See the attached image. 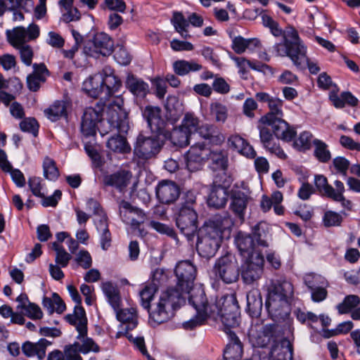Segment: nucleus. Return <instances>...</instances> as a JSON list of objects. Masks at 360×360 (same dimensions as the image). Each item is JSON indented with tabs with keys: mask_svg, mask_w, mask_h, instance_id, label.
<instances>
[{
	"mask_svg": "<svg viewBox=\"0 0 360 360\" xmlns=\"http://www.w3.org/2000/svg\"><path fill=\"white\" fill-rule=\"evenodd\" d=\"M322 221L326 227L339 226L342 221V217L336 212L328 210L325 212Z\"/></svg>",
	"mask_w": 360,
	"mask_h": 360,
	"instance_id": "obj_56",
	"label": "nucleus"
},
{
	"mask_svg": "<svg viewBox=\"0 0 360 360\" xmlns=\"http://www.w3.org/2000/svg\"><path fill=\"white\" fill-rule=\"evenodd\" d=\"M212 273L217 279L226 284L236 283L239 278V268L237 260L231 254L218 258L213 266Z\"/></svg>",
	"mask_w": 360,
	"mask_h": 360,
	"instance_id": "obj_7",
	"label": "nucleus"
},
{
	"mask_svg": "<svg viewBox=\"0 0 360 360\" xmlns=\"http://www.w3.org/2000/svg\"><path fill=\"white\" fill-rule=\"evenodd\" d=\"M33 72L27 77V85L32 91H37L41 84L44 83L49 75V71L44 63H34Z\"/></svg>",
	"mask_w": 360,
	"mask_h": 360,
	"instance_id": "obj_22",
	"label": "nucleus"
},
{
	"mask_svg": "<svg viewBox=\"0 0 360 360\" xmlns=\"http://www.w3.org/2000/svg\"><path fill=\"white\" fill-rule=\"evenodd\" d=\"M25 311V314L32 319L39 320L43 317V312L41 310L40 307L32 302H28L27 306H23V309H22Z\"/></svg>",
	"mask_w": 360,
	"mask_h": 360,
	"instance_id": "obj_58",
	"label": "nucleus"
},
{
	"mask_svg": "<svg viewBox=\"0 0 360 360\" xmlns=\"http://www.w3.org/2000/svg\"><path fill=\"white\" fill-rule=\"evenodd\" d=\"M293 347L289 340L283 338L279 343L273 345L269 360H292Z\"/></svg>",
	"mask_w": 360,
	"mask_h": 360,
	"instance_id": "obj_28",
	"label": "nucleus"
},
{
	"mask_svg": "<svg viewBox=\"0 0 360 360\" xmlns=\"http://www.w3.org/2000/svg\"><path fill=\"white\" fill-rule=\"evenodd\" d=\"M39 35V27L35 24L30 25L27 29L17 27L6 31L8 41L15 48L25 45V42L37 39Z\"/></svg>",
	"mask_w": 360,
	"mask_h": 360,
	"instance_id": "obj_14",
	"label": "nucleus"
},
{
	"mask_svg": "<svg viewBox=\"0 0 360 360\" xmlns=\"http://www.w3.org/2000/svg\"><path fill=\"white\" fill-rule=\"evenodd\" d=\"M284 38L285 44H278L276 46L277 55L289 57L293 64L298 68L307 65L311 74H317L320 68L316 63L308 59L307 47L299 37L297 30L295 28L288 29L285 32Z\"/></svg>",
	"mask_w": 360,
	"mask_h": 360,
	"instance_id": "obj_4",
	"label": "nucleus"
},
{
	"mask_svg": "<svg viewBox=\"0 0 360 360\" xmlns=\"http://www.w3.org/2000/svg\"><path fill=\"white\" fill-rule=\"evenodd\" d=\"M313 140V134L309 131H304L295 139L294 145L298 150L305 151L311 148Z\"/></svg>",
	"mask_w": 360,
	"mask_h": 360,
	"instance_id": "obj_55",
	"label": "nucleus"
},
{
	"mask_svg": "<svg viewBox=\"0 0 360 360\" xmlns=\"http://www.w3.org/2000/svg\"><path fill=\"white\" fill-rule=\"evenodd\" d=\"M174 272L177 278L176 286L168 288L162 292L158 303L150 312V316L158 324L169 319L172 315V311L185 302V295L193 286L196 268L190 261L179 262Z\"/></svg>",
	"mask_w": 360,
	"mask_h": 360,
	"instance_id": "obj_1",
	"label": "nucleus"
},
{
	"mask_svg": "<svg viewBox=\"0 0 360 360\" xmlns=\"http://www.w3.org/2000/svg\"><path fill=\"white\" fill-rule=\"evenodd\" d=\"M236 244L243 259H248L257 253H262L259 249L260 245L257 244L250 234L240 232L236 238Z\"/></svg>",
	"mask_w": 360,
	"mask_h": 360,
	"instance_id": "obj_17",
	"label": "nucleus"
},
{
	"mask_svg": "<svg viewBox=\"0 0 360 360\" xmlns=\"http://www.w3.org/2000/svg\"><path fill=\"white\" fill-rule=\"evenodd\" d=\"M106 146L113 152L125 153L130 150L126 138L121 134L111 136L107 141Z\"/></svg>",
	"mask_w": 360,
	"mask_h": 360,
	"instance_id": "obj_43",
	"label": "nucleus"
},
{
	"mask_svg": "<svg viewBox=\"0 0 360 360\" xmlns=\"http://www.w3.org/2000/svg\"><path fill=\"white\" fill-rule=\"evenodd\" d=\"M52 344L45 338H41L37 342L27 341L22 345V351L27 357L37 356L38 359L42 360L46 356V348Z\"/></svg>",
	"mask_w": 360,
	"mask_h": 360,
	"instance_id": "obj_24",
	"label": "nucleus"
},
{
	"mask_svg": "<svg viewBox=\"0 0 360 360\" xmlns=\"http://www.w3.org/2000/svg\"><path fill=\"white\" fill-rule=\"evenodd\" d=\"M283 105L282 99L274 97L268 104L269 111L260 118L259 122H269L273 120L283 117Z\"/></svg>",
	"mask_w": 360,
	"mask_h": 360,
	"instance_id": "obj_37",
	"label": "nucleus"
},
{
	"mask_svg": "<svg viewBox=\"0 0 360 360\" xmlns=\"http://www.w3.org/2000/svg\"><path fill=\"white\" fill-rule=\"evenodd\" d=\"M195 198L191 193L186 194L181 203L176 224L188 241H193L198 231V214L193 207Z\"/></svg>",
	"mask_w": 360,
	"mask_h": 360,
	"instance_id": "obj_6",
	"label": "nucleus"
},
{
	"mask_svg": "<svg viewBox=\"0 0 360 360\" xmlns=\"http://www.w3.org/2000/svg\"><path fill=\"white\" fill-rule=\"evenodd\" d=\"M171 22L173 25L175 30L183 37L184 39H189L191 37L188 33V27H189L188 19L186 18L182 13L174 12Z\"/></svg>",
	"mask_w": 360,
	"mask_h": 360,
	"instance_id": "obj_40",
	"label": "nucleus"
},
{
	"mask_svg": "<svg viewBox=\"0 0 360 360\" xmlns=\"http://www.w3.org/2000/svg\"><path fill=\"white\" fill-rule=\"evenodd\" d=\"M266 224L264 222H259L253 228L250 234L258 245L268 247V243L264 239L266 236Z\"/></svg>",
	"mask_w": 360,
	"mask_h": 360,
	"instance_id": "obj_54",
	"label": "nucleus"
},
{
	"mask_svg": "<svg viewBox=\"0 0 360 360\" xmlns=\"http://www.w3.org/2000/svg\"><path fill=\"white\" fill-rule=\"evenodd\" d=\"M269 314L275 319H281L289 314V300L269 297L266 301Z\"/></svg>",
	"mask_w": 360,
	"mask_h": 360,
	"instance_id": "obj_29",
	"label": "nucleus"
},
{
	"mask_svg": "<svg viewBox=\"0 0 360 360\" xmlns=\"http://www.w3.org/2000/svg\"><path fill=\"white\" fill-rule=\"evenodd\" d=\"M77 339V342L68 346L70 349H72L74 353H75V357L81 356L79 353L85 354L91 352H99L98 345L93 340L92 338L87 337V331L84 334L78 333Z\"/></svg>",
	"mask_w": 360,
	"mask_h": 360,
	"instance_id": "obj_27",
	"label": "nucleus"
},
{
	"mask_svg": "<svg viewBox=\"0 0 360 360\" xmlns=\"http://www.w3.org/2000/svg\"><path fill=\"white\" fill-rule=\"evenodd\" d=\"M247 311L252 317L260 316L262 310V298L258 289L250 290L246 295Z\"/></svg>",
	"mask_w": 360,
	"mask_h": 360,
	"instance_id": "obj_32",
	"label": "nucleus"
},
{
	"mask_svg": "<svg viewBox=\"0 0 360 360\" xmlns=\"http://www.w3.org/2000/svg\"><path fill=\"white\" fill-rule=\"evenodd\" d=\"M293 285L286 280L272 281L269 288L268 296L289 300L293 295Z\"/></svg>",
	"mask_w": 360,
	"mask_h": 360,
	"instance_id": "obj_26",
	"label": "nucleus"
},
{
	"mask_svg": "<svg viewBox=\"0 0 360 360\" xmlns=\"http://www.w3.org/2000/svg\"><path fill=\"white\" fill-rule=\"evenodd\" d=\"M304 281L309 290L323 285L325 283V280L323 277L315 274H307L304 278Z\"/></svg>",
	"mask_w": 360,
	"mask_h": 360,
	"instance_id": "obj_62",
	"label": "nucleus"
},
{
	"mask_svg": "<svg viewBox=\"0 0 360 360\" xmlns=\"http://www.w3.org/2000/svg\"><path fill=\"white\" fill-rule=\"evenodd\" d=\"M103 108L97 104L95 108L84 109L81 123V131L86 136H94L96 133L97 124L102 121Z\"/></svg>",
	"mask_w": 360,
	"mask_h": 360,
	"instance_id": "obj_13",
	"label": "nucleus"
},
{
	"mask_svg": "<svg viewBox=\"0 0 360 360\" xmlns=\"http://www.w3.org/2000/svg\"><path fill=\"white\" fill-rule=\"evenodd\" d=\"M75 261L79 266L84 269L90 268L92 264L91 257L86 250H80L75 258Z\"/></svg>",
	"mask_w": 360,
	"mask_h": 360,
	"instance_id": "obj_64",
	"label": "nucleus"
},
{
	"mask_svg": "<svg viewBox=\"0 0 360 360\" xmlns=\"http://www.w3.org/2000/svg\"><path fill=\"white\" fill-rule=\"evenodd\" d=\"M114 51V41L110 36L104 32L96 33L91 40L85 42L84 53L91 57L99 55L108 56Z\"/></svg>",
	"mask_w": 360,
	"mask_h": 360,
	"instance_id": "obj_9",
	"label": "nucleus"
},
{
	"mask_svg": "<svg viewBox=\"0 0 360 360\" xmlns=\"http://www.w3.org/2000/svg\"><path fill=\"white\" fill-rule=\"evenodd\" d=\"M191 134L186 130L179 128L174 129L171 133L170 139L172 143L179 147H185L190 144Z\"/></svg>",
	"mask_w": 360,
	"mask_h": 360,
	"instance_id": "obj_46",
	"label": "nucleus"
},
{
	"mask_svg": "<svg viewBox=\"0 0 360 360\" xmlns=\"http://www.w3.org/2000/svg\"><path fill=\"white\" fill-rule=\"evenodd\" d=\"M67 322L75 327L78 333H85L87 331V318L84 309L81 305H75L72 314H68L65 317Z\"/></svg>",
	"mask_w": 360,
	"mask_h": 360,
	"instance_id": "obj_30",
	"label": "nucleus"
},
{
	"mask_svg": "<svg viewBox=\"0 0 360 360\" xmlns=\"http://www.w3.org/2000/svg\"><path fill=\"white\" fill-rule=\"evenodd\" d=\"M199 123V119L194 114L186 113L180 127L191 135L197 132L200 127Z\"/></svg>",
	"mask_w": 360,
	"mask_h": 360,
	"instance_id": "obj_53",
	"label": "nucleus"
},
{
	"mask_svg": "<svg viewBox=\"0 0 360 360\" xmlns=\"http://www.w3.org/2000/svg\"><path fill=\"white\" fill-rule=\"evenodd\" d=\"M207 150L205 149V146L204 143H198L193 145L186 154L190 155V158H202L205 159V157L207 158L208 153H207Z\"/></svg>",
	"mask_w": 360,
	"mask_h": 360,
	"instance_id": "obj_63",
	"label": "nucleus"
},
{
	"mask_svg": "<svg viewBox=\"0 0 360 360\" xmlns=\"http://www.w3.org/2000/svg\"><path fill=\"white\" fill-rule=\"evenodd\" d=\"M314 184L319 193L324 197L331 198L336 192V187L333 188L328 182L327 178L322 174L314 176Z\"/></svg>",
	"mask_w": 360,
	"mask_h": 360,
	"instance_id": "obj_44",
	"label": "nucleus"
},
{
	"mask_svg": "<svg viewBox=\"0 0 360 360\" xmlns=\"http://www.w3.org/2000/svg\"><path fill=\"white\" fill-rule=\"evenodd\" d=\"M101 84L103 85V98L107 99L115 92L117 91L121 86L120 80L115 76L101 77Z\"/></svg>",
	"mask_w": 360,
	"mask_h": 360,
	"instance_id": "obj_45",
	"label": "nucleus"
},
{
	"mask_svg": "<svg viewBox=\"0 0 360 360\" xmlns=\"http://www.w3.org/2000/svg\"><path fill=\"white\" fill-rule=\"evenodd\" d=\"M158 285L154 281L147 283L142 290L140 292V297L141 300V305L143 307L148 310L150 319L155 323V321L150 316V312L155 308L158 302L154 304L152 309H150V302L153 298L155 293L158 291ZM156 323H158L156 322Z\"/></svg>",
	"mask_w": 360,
	"mask_h": 360,
	"instance_id": "obj_36",
	"label": "nucleus"
},
{
	"mask_svg": "<svg viewBox=\"0 0 360 360\" xmlns=\"http://www.w3.org/2000/svg\"><path fill=\"white\" fill-rule=\"evenodd\" d=\"M70 98L64 97L62 100L54 101L44 112L46 117L51 122H56L62 117H66L68 110L71 107Z\"/></svg>",
	"mask_w": 360,
	"mask_h": 360,
	"instance_id": "obj_21",
	"label": "nucleus"
},
{
	"mask_svg": "<svg viewBox=\"0 0 360 360\" xmlns=\"http://www.w3.org/2000/svg\"><path fill=\"white\" fill-rule=\"evenodd\" d=\"M260 42L257 39H245L238 36L232 41V49L238 54H241L247 49H252L259 45Z\"/></svg>",
	"mask_w": 360,
	"mask_h": 360,
	"instance_id": "obj_42",
	"label": "nucleus"
},
{
	"mask_svg": "<svg viewBox=\"0 0 360 360\" xmlns=\"http://www.w3.org/2000/svg\"><path fill=\"white\" fill-rule=\"evenodd\" d=\"M280 335L279 326L276 323L266 324L256 331L252 330L249 335L252 345L258 347L276 344Z\"/></svg>",
	"mask_w": 360,
	"mask_h": 360,
	"instance_id": "obj_12",
	"label": "nucleus"
},
{
	"mask_svg": "<svg viewBox=\"0 0 360 360\" xmlns=\"http://www.w3.org/2000/svg\"><path fill=\"white\" fill-rule=\"evenodd\" d=\"M209 316L206 314L196 312V315L189 321L183 323L184 328L192 330L198 326L202 325Z\"/></svg>",
	"mask_w": 360,
	"mask_h": 360,
	"instance_id": "obj_59",
	"label": "nucleus"
},
{
	"mask_svg": "<svg viewBox=\"0 0 360 360\" xmlns=\"http://www.w3.org/2000/svg\"><path fill=\"white\" fill-rule=\"evenodd\" d=\"M123 100L117 98L108 110L107 122L110 130L116 129L120 134L127 133L129 129L127 112L122 108Z\"/></svg>",
	"mask_w": 360,
	"mask_h": 360,
	"instance_id": "obj_11",
	"label": "nucleus"
},
{
	"mask_svg": "<svg viewBox=\"0 0 360 360\" xmlns=\"http://www.w3.org/2000/svg\"><path fill=\"white\" fill-rule=\"evenodd\" d=\"M210 115L217 122L224 123L228 117L227 107L219 102H213L210 106Z\"/></svg>",
	"mask_w": 360,
	"mask_h": 360,
	"instance_id": "obj_47",
	"label": "nucleus"
},
{
	"mask_svg": "<svg viewBox=\"0 0 360 360\" xmlns=\"http://www.w3.org/2000/svg\"><path fill=\"white\" fill-rule=\"evenodd\" d=\"M212 169L225 171L228 167V155L223 150H211L207 155Z\"/></svg>",
	"mask_w": 360,
	"mask_h": 360,
	"instance_id": "obj_35",
	"label": "nucleus"
},
{
	"mask_svg": "<svg viewBox=\"0 0 360 360\" xmlns=\"http://www.w3.org/2000/svg\"><path fill=\"white\" fill-rule=\"evenodd\" d=\"M102 290L107 297L108 300L116 313V317L121 322V327L124 331H119L116 338H120V334L134 329L138 325L137 310L134 307L120 309L122 300L119 290L110 282L102 284Z\"/></svg>",
	"mask_w": 360,
	"mask_h": 360,
	"instance_id": "obj_5",
	"label": "nucleus"
},
{
	"mask_svg": "<svg viewBox=\"0 0 360 360\" xmlns=\"http://www.w3.org/2000/svg\"><path fill=\"white\" fill-rule=\"evenodd\" d=\"M174 72L180 76H184L190 72H197L200 70L202 67L193 60L188 61L185 60H179L173 63Z\"/></svg>",
	"mask_w": 360,
	"mask_h": 360,
	"instance_id": "obj_41",
	"label": "nucleus"
},
{
	"mask_svg": "<svg viewBox=\"0 0 360 360\" xmlns=\"http://www.w3.org/2000/svg\"><path fill=\"white\" fill-rule=\"evenodd\" d=\"M120 215L124 222L132 226L139 227L145 220V214L139 208L134 207L130 202L122 200L119 202Z\"/></svg>",
	"mask_w": 360,
	"mask_h": 360,
	"instance_id": "obj_16",
	"label": "nucleus"
},
{
	"mask_svg": "<svg viewBox=\"0 0 360 360\" xmlns=\"http://www.w3.org/2000/svg\"><path fill=\"white\" fill-rule=\"evenodd\" d=\"M52 248L56 251V264L61 267H66L72 259L71 255L65 250L63 245L57 242L52 243Z\"/></svg>",
	"mask_w": 360,
	"mask_h": 360,
	"instance_id": "obj_48",
	"label": "nucleus"
},
{
	"mask_svg": "<svg viewBox=\"0 0 360 360\" xmlns=\"http://www.w3.org/2000/svg\"><path fill=\"white\" fill-rule=\"evenodd\" d=\"M132 174L129 171L120 170L103 178L105 186L115 188L120 192H124L130 184Z\"/></svg>",
	"mask_w": 360,
	"mask_h": 360,
	"instance_id": "obj_20",
	"label": "nucleus"
},
{
	"mask_svg": "<svg viewBox=\"0 0 360 360\" xmlns=\"http://www.w3.org/2000/svg\"><path fill=\"white\" fill-rule=\"evenodd\" d=\"M188 294H190L188 296V302L196 310V312L206 314L208 316L214 315L215 314L220 316L219 314V310L221 309L219 302L226 297V295L218 300L215 304L210 305L208 302L205 290L201 286H193ZM186 295H187V293ZM229 295H227V296Z\"/></svg>",
	"mask_w": 360,
	"mask_h": 360,
	"instance_id": "obj_8",
	"label": "nucleus"
},
{
	"mask_svg": "<svg viewBox=\"0 0 360 360\" xmlns=\"http://www.w3.org/2000/svg\"><path fill=\"white\" fill-rule=\"evenodd\" d=\"M314 157L321 163H328L332 159V154L329 149V146L324 141L319 139L313 140Z\"/></svg>",
	"mask_w": 360,
	"mask_h": 360,
	"instance_id": "obj_38",
	"label": "nucleus"
},
{
	"mask_svg": "<svg viewBox=\"0 0 360 360\" xmlns=\"http://www.w3.org/2000/svg\"><path fill=\"white\" fill-rule=\"evenodd\" d=\"M9 4L10 6L8 10L15 11L18 8L23 9L28 12L34 6L32 0H6Z\"/></svg>",
	"mask_w": 360,
	"mask_h": 360,
	"instance_id": "obj_61",
	"label": "nucleus"
},
{
	"mask_svg": "<svg viewBox=\"0 0 360 360\" xmlns=\"http://www.w3.org/2000/svg\"><path fill=\"white\" fill-rule=\"evenodd\" d=\"M160 112V108L153 106H146L143 112L149 128L154 133H161L165 126Z\"/></svg>",
	"mask_w": 360,
	"mask_h": 360,
	"instance_id": "obj_25",
	"label": "nucleus"
},
{
	"mask_svg": "<svg viewBox=\"0 0 360 360\" xmlns=\"http://www.w3.org/2000/svg\"><path fill=\"white\" fill-rule=\"evenodd\" d=\"M72 349L66 346L64 352L56 349L48 354L47 360H82L81 356H76Z\"/></svg>",
	"mask_w": 360,
	"mask_h": 360,
	"instance_id": "obj_52",
	"label": "nucleus"
},
{
	"mask_svg": "<svg viewBox=\"0 0 360 360\" xmlns=\"http://www.w3.org/2000/svg\"><path fill=\"white\" fill-rule=\"evenodd\" d=\"M329 99L336 108H343L346 105L355 107L359 100L350 91H343L340 95L335 92H330Z\"/></svg>",
	"mask_w": 360,
	"mask_h": 360,
	"instance_id": "obj_34",
	"label": "nucleus"
},
{
	"mask_svg": "<svg viewBox=\"0 0 360 360\" xmlns=\"http://www.w3.org/2000/svg\"><path fill=\"white\" fill-rule=\"evenodd\" d=\"M179 186L172 181H162L156 188V195L158 200L164 204L174 202L179 196Z\"/></svg>",
	"mask_w": 360,
	"mask_h": 360,
	"instance_id": "obj_18",
	"label": "nucleus"
},
{
	"mask_svg": "<svg viewBox=\"0 0 360 360\" xmlns=\"http://www.w3.org/2000/svg\"><path fill=\"white\" fill-rule=\"evenodd\" d=\"M219 310L222 330L228 335L229 342L224 352V360H241L243 346L236 334V329L239 326V306L235 295L231 294L223 298Z\"/></svg>",
	"mask_w": 360,
	"mask_h": 360,
	"instance_id": "obj_2",
	"label": "nucleus"
},
{
	"mask_svg": "<svg viewBox=\"0 0 360 360\" xmlns=\"http://www.w3.org/2000/svg\"><path fill=\"white\" fill-rule=\"evenodd\" d=\"M264 125L271 127L274 134L277 139H282L285 141H292L295 135L296 131L290 127L287 122L283 117L273 120L269 122L262 123Z\"/></svg>",
	"mask_w": 360,
	"mask_h": 360,
	"instance_id": "obj_19",
	"label": "nucleus"
},
{
	"mask_svg": "<svg viewBox=\"0 0 360 360\" xmlns=\"http://www.w3.org/2000/svg\"><path fill=\"white\" fill-rule=\"evenodd\" d=\"M126 87L136 98L143 99L149 93V86L143 79L129 75L125 82Z\"/></svg>",
	"mask_w": 360,
	"mask_h": 360,
	"instance_id": "obj_31",
	"label": "nucleus"
},
{
	"mask_svg": "<svg viewBox=\"0 0 360 360\" xmlns=\"http://www.w3.org/2000/svg\"><path fill=\"white\" fill-rule=\"evenodd\" d=\"M217 181L210 192L207 201L210 207L221 208L225 206L228 200V191L225 186L217 185Z\"/></svg>",
	"mask_w": 360,
	"mask_h": 360,
	"instance_id": "obj_33",
	"label": "nucleus"
},
{
	"mask_svg": "<svg viewBox=\"0 0 360 360\" xmlns=\"http://www.w3.org/2000/svg\"><path fill=\"white\" fill-rule=\"evenodd\" d=\"M334 186L336 187V192L330 199L335 202H340L343 207L349 210H352V203L351 200H347L344 196L345 188L343 183L340 180H335Z\"/></svg>",
	"mask_w": 360,
	"mask_h": 360,
	"instance_id": "obj_51",
	"label": "nucleus"
},
{
	"mask_svg": "<svg viewBox=\"0 0 360 360\" xmlns=\"http://www.w3.org/2000/svg\"><path fill=\"white\" fill-rule=\"evenodd\" d=\"M232 224L229 215H216L213 219L205 223L198 231L196 246L199 255L207 259L214 257L220 247L223 232Z\"/></svg>",
	"mask_w": 360,
	"mask_h": 360,
	"instance_id": "obj_3",
	"label": "nucleus"
},
{
	"mask_svg": "<svg viewBox=\"0 0 360 360\" xmlns=\"http://www.w3.org/2000/svg\"><path fill=\"white\" fill-rule=\"evenodd\" d=\"M15 48L19 49L20 59L22 63L27 66H30L32 64L34 56L32 47L29 45L25 44Z\"/></svg>",
	"mask_w": 360,
	"mask_h": 360,
	"instance_id": "obj_60",
	"label": "nucleus"
},
{
	"mask_svg": "<svg viewBox=\"0 0 360 360\" xmlns=\"http://www.w3.org/2000/svg\"><path fill=\"white\" fill-rule=\"evenodd\" d=\"M160 148V141L156 137L139 134L134 146V153L139 158L148 160L157 155Z\"/></svg>",
	"mask_w": 360,
	"mask_h": 360,
	"instance_id": "obj_15",
	"label": "nucleus"
},
{
	"mask_svg": "<svg viewBox=\"0 0 360 360\" xmlns=\"http://www.w3.org/2000/svg\"><path fill=\"white\" fill-rule=\"evenodd\" d=\"M250 198L247 194L240 190L231 192L230 210L240 220H244Z\"/></svg>",
	"mask_w": 360,
	"mask_h": 360,
	"instance_id": "obj_23",
	"label": "nucleus"
},
{
	"mask_svg": "<svg viewBox=\"0 0 360 360\" xmlns=\"http://www.w3.org/2000/svg\"><path fill=\"white\" fill-rule=\"evenodd\" d=\"M44 176L50 181H56L59 176V171L56 162L46 156L43 161Z\"/></svg>",
	"mask_w": 360,
	"mask_h": 360,
	"instance_id": "obj_50",
	"label": "nucleus"
},
{
	"mask_svg": "<svg viewBox=\"0 0 360 360\" xmlns=\"http://www.w3.org/2000/svg\"><path fill=\"white\" fill-rule=\"evenodd\" d=\"M20 128L22 131L31 133L36 136L38 133L39 124L34 118L27 117L20 122Z\"/></svg>",
	"mask_w": 360,
	"mask_h": 360,
	"instance_id": "obj_57",
	"label": "nucleus"
},
{
	"mask_svg": "<svg viewBox=\"0 0 360 360\" xmlns=\"http://www.w3.org/2000/svg\"><path fill=\"white\" fill-rule=\"evenodd\" d=\"M83 88L91 96L103 98L104 94L103 85L101 84V76L89 77L84 82Z\"/></svg>",
	"mask_w": 360,
	"mask_h": 360,
	"instance_id": "obj_39",
	"label": "nucleus"
},
{
	"mask_svg": "<svg viewBox=\"0 0 360 360\" xmlns=\"http://www.w3.org/2000/svg\"><path fill=\"white\" fill-rule=\"evenodd\" d=\"M360 304V297L355 295H347L342 302L337 306L338 312L340 314H348Z\"/></svg>",
	"mask_w": 360,
	"mask_h": 360,
	"instance_id": "obj_49",
	"label": "nucleus"
},
{
	"mask_svg": "<svg viewBox=\"0 0 360 360\" xmlns=\"http://www.w3.org/2000/svg\"><path fill=\"white\" fill-rule=\"evenodd\" d=\"M264 257L262 253L244 259L241 266V276L245 284L251 285L257 282L264 274Z\"/></svg>",
	"mask_w": 360,
	"mask_h": 360,
	"instance_id": "obj_10",
	"label": "nucleus"
}]
</instances>
